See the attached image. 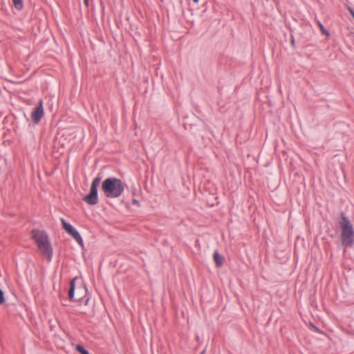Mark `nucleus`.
Listing matches in <instances>:
<instances>
[{"instance_id":"nucleus-11","label":"nucleus","mask_w":354,"mask_h":354,"mask_svg":"<svg viewBox=\"0 0 354 354\" xmlns=\"http://www.w3.org/2000/svg\"><path fill=\"white\" fill-rule=\"evenodd\" d=\"M317 24H318L319 27L320 28V30H321L322 34H324L326 36H328L329 32L324 28L323 24L319 21H317Z\"/></svg>"},{"instance_id":"nucleus-1","label":"nucleus","mask_w":354,"mask_h":354,"mask_svg":"<svg viewBox=\"0 0 354 354\" xmlns=\"http://www.w3.org/2000/svg\"><path fill=\"white\" fill-rule=\"evenodd\" d=\"M32 239L37 244L40 252L50 260L53 256V248L47 234L42 230H34L32 231Z\"/></svg>"},{"instance_id":"nucleus-17","label":"nucleus","mask_w":354,"mask_h":354,"mask_svg":"<svg viewBox=\"0 0 354 354\" xmlns=\"http://www.w3.org/2000/svg\"><path fill=\"white\" fill-rule=\"evenodd\" d=\"M199 0H193L194 3H198Z\"/></svg>"},{"instance_id":"nucleus-6","label":"nucleus","mask_w":354,"mask_h":354,"mask_svg":"<svg viewBox=\"0 0 354 354\" xmlns=\"http://www.w3.org/2000/svg\"><path fill=\"white\" fill-rule=\"evenodd\" d=\"M84 201L89 205H95L98 202L97 198V189L91 188L89 194L84 198Z\"/></svg>"},{"instance_id":"nucleus-7","label":"nucleus","mask_w":354,"mask_h":354,"mask_svg":"<svg viewBox=\"0 0 354 354\" xmlns=\"http://www.w3.org/2000/svg\"><path fill=\"white\" fill-rule=\"evenodd\" d=\"M214 261L218 267H221L223 264V257L217 252L214 253Z\"/></svg>"},{"instance_id":"nucleus-15","label":"nucleus","mask_w":354,"mask_h":354,"mask_svg":"<svg viewBox=\"0 0 354 354\" xmlns=\"http://www.w3.org/2000/svg\"><path fill=\"white\" fill-rule=\"evenodd\" d=\"M84 3L86 4V6H88V0H84Z\"/></svg>"},{"instance_id":"nucleus-3","label":"nucleus","mask_w":354,"mask_h":354,"mask_svg":"<svg viewBox=\"0 0 354 354\" xmlns=\"http://www.w3.org/2000/svg\"><path fill=\"white\" fill-rule=\"evenodd\" d=\"M339 225L342 229V243L346 246L351 247L354 243V228L348 219L342 216Z\"/></svg>"},{"instance_id":"nucleus-16","label":"nucleus","mask_w":354,"mask_h":354,"mask_svg":"<svg viewBox=\"0 0 354 354\" xmlns=\"http://www.w3.org/2000/svg\"><path fill=\"white\" fill-rule=\"evenodd\" d=\"M133 203L134 204H138V201L137 200H136V199H133Z\"/></svg>"},{"instance_id":"nucleus-14","label":"nucleus","mask_w":354,"mask_h":354,"mask_svg":"<svg viewBox=\"0 0 354 354\" xmlns=\"http://www.w3.org/2000/svg\"><path fill=\"white\" fill-rule=\"evenodd\" d=\"M348 10L354 19V10L350 7L348 8Z\"/></svg>"},{"instance_id":"nucleus-8","label":"nucleus","mask_w":354,"mask_h":354,"mask_svg":"<svg viewBox=\"0 0 354 354\" xmlns=\"http://www.w3.org/2000/svg\"><path fill=\"white\" fill-rule=\"evenodd\" d=\"M75 280L76 278H74L73 280H71L70 283V289L68 291V297L70 299H73L74 297V292H75Z\"/></svg>"},{"instance_id":"nucleus-2","label":"nucleus","mask_w":354,"mask_h":354,"mask_svg":"<svg viewBox=\"0 0 354 354\" xmlns=\"http://www.w3.org/2000/svg\"><path fill=\"white\" fill-rule=\"evenodd\" d=\"M102 190L106 197L118 198L123 193L124 185L119 178H108L102 182Z\"/></svg>"},{"instance_id":"nucleus-12","label":"nucleus","mask_w":354,"mask_h":354,"mask_svg":"<svg viewBox=\"0 0 354 354\" xmlns=\"http://www.w3.org/2000/svg\"><path fill=\"white\" fill-rule=\"evenodd\" d=\"M76 350L81 354H89V353L81 345H77Z\"/></svg>"},{"instance_id":"nucleus-13","label":"nucleus","mask_w":354,"mask_h":354,"mask_svg":"<svg viewBox=\"0 0 354 354\" xmlns=\"http://www.w3.org/2000/svg\"><path fill=\"white\" fill-rule=\"evenodd\" d=\"M5 302L4 293L1 289H0V304Z\"/></svg>"},{"instance_id":"nucleus-5","label":"nucleus","mask_w":354,"mask_h":354,"mask_svg":"<svg viewBox=\"0 0 354 354\" xmlns=\"http://www.w3.org/2000/svg\"><path fill=\"white\" fill-rule=\"evenodd\" d=\"M43 102L39 100V105L32 112L31 117L35 124H37L44 116Z\"/></svg>"},{"instance_id":"nucleus-4","label":"nucleus","mask_w":354,"mask_h":354,"mask_svg":"<svg viewBox=\"0 0 354 354\" xmlns=\"http://www.w3.org/2000/svg\"><path fill=\"white\" fill-rule=\"evenodd\" d=\"M62 227L64 230L70 234L80 245H83V240L80 233L71 224L68 223L64 218H61Z\"/></svg>"},{"instance_id":"nucleus-10","label":"nucleus","mask_w":354,"mask_h":354,"mask_svg":"<svg viewBox=\"0 0 354 354\" xmlns=\"http://www.w3.org/2000/svg\"><path fill=\"white\" fill-rule=\"evenodd\" d=\"M12 2L17 9H18V10L22 9V8H23L22 0H12Z\"/></svg>"},{"instance_id":"nucleus-18","label":"nucleus","mask_w":354,"mask_h":354,"mask_svg":"<svg viewBox=\"0 0 354 354\" xmlns=\"http://www.w3.org/2000/svg\"><path fill=\"white\" fill-rule=\"evenodd\" d=\"M204 353H205V351H203L201 354H204Z\"/></svg>"},{"instance_id":"nucleus-9","label":"nucleus","mask_w":354,"mask_h":354,"mask_svg":"<svg viewBox=\"0 0 354 354\" xmlns=\"http://www.w3.org/2000/svg\"><path fill=\"white\" fill-rule=\"evenodd\" d=\"M100 180H101V178L97 176L96 178H95L92 182V184H91V189H97V187L100 183Z\"/></svg>"}]
</instances>
